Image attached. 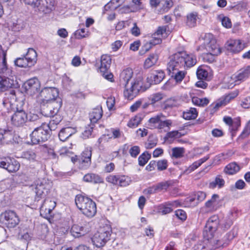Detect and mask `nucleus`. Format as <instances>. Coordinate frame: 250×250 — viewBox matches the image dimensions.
Here are the masks:
<instances>
[{
  "instance_id": "ddd939ff",
  "label": "nucleus",
  "mask_w": 250,
  "mask_h": 250,
  "mask_svg": "<svg viewBox=\"0 0 250 250\" xmlns=\"http://www.w3.org/2000/svg\"><path fill=\"white\" fill-rule=\"evenodd\" d=\"M16 92L14 90H10L5 93V97L2 100V104L4 107L7 108L9 106L15 110L16 107H18Z\"/></svg>"
},
{
  "instance_id": "79ce46f5",
  "label": "nucleus",
  "mask_w": 250,
  "mask_h": 250,
  "mask_svg": "<svg viewBox=\"0 0 250 250\" xmlns=\"http://www.w3.org/2000/svg\"><path fill=\"white\" fill-rule=\"evenodd\" d=\"M197 116V112L195 108H190L189 110L184 111L183 114V118L186 120L195 119Z\"/></svg>"
},
{
  "instance_id": "de8ad7c7",
  "label": "nucleus",
  "mask_w": 250,
  "mask_h": 250,
  "mask_svg": "<svg viewBox=\"0 0 250 250\" xmlns=\"http://www.w3.org/2000/svg\"><path fill=\"white\" fill-rule=\"evenodd\" d=\"M192 102L196 105L204 106L208 104L209 100L206 98L201 99L196 97H193L192 98Z\"/></svg>"
},
{
  "instance_id": "3c124183",
  "label": "nucleus",
  "mask_w": 250,
  "mask_h": 250,
  "mask_svg": "<svg viewBox=\"0 0 250 250\" xmlns=\"http://www.w3.org/2000/svg\"><path fill=\"white\" fill-rule=\"evenodd\" d=\"M142 118L140 116H136L131 119L127 124L128 126L131 128L137 127L142 121Z\"/></svg>"
},
{
  "instance_id": "69168bd1",
  "label": "nucleus",
  "mask_w": 250,
  "mask_h": 250,
  "mask_svg": "<svg viewBox=\"0 0 250 250\" xmlns=\"http://www.w3.org/2000/svg\"><path fill=\"white\" fill-rule=\"evenodd\" d=\"M87 33L88 32L85 31L84 28H82L76 31L75 32V36L76 38L81 39L86 37L87 35Z\"/></svg>"
},
{
  "instance_id": "7c9ffc66",
  "label": "nucleus",
  "mask_w": 250,
  "mask_h": 250,
  "mask_svg": "<svg viewBox=\"0 0 250 250\" xmlns=\"http://www.w3.org/2000/svg\"><path fill=\"white\" fill-rule=\"evenodd\" d=\"M162 40L159 39H152L149 41L146 42L142 47L140 53L141 54H144L148 51L152 46L161 43Z\"/></svg>"
},
{
  "instance_id": "cd10ccee",
  "label": "nucleus",
  "mask_w": 250,
  "mask_h": 250,
  "mask_svg": "<svg viewBox=\"0 0 250 250\" xmlns=\"http://www.w3.org/2000/svg\"><path fill=\"white\" fill-rule=\"evenodd\" d=\"M186 69H175L173 71H168L169 74L171 77L177 82H181L185 77L186 72Z\"/></svg>"
},
{
  "instance_id": "4c0bfd02",
  "label": "nucleus",
  "mask_w": 250,
  "mask_h": 250,
  "mask_svg": "<svg viewBox=\"0 0 250 250\" xmlns=\"http://www.w3.org/2000/svg\"><path fill=\"white\" fill-rule=\"evenodd\" d=\"M158 60V56L156 54H150L146 60L144 62V67L148 69L155 65Z\"/></svg>"
},
{
  "instance_id": "a878e982",
  "label": "nucleus",
  "mask_w": 250,
  "mask_h": 250,
  "mask_svg": "<svg viewBox=\"0 0 250 250\" xmlns=\"http://www.w3.org/2000/svg\"><path fill=\"white\" fill-rule=\"evenodd\" d=\"M96 206L95 202L92 200L87 204L82 212L87 217H91L95 215L96 213Z\"/></svg>"
},
{
  "instance_id": "37998d69",
  "label": "nucleus",
  "mask_w": 250,
  "mask_h": 250,
  "mask_svg": "<svg viewBox=\"0 0 250 250\" xmlns=\"http://www.w3.org/2000/svg\"><path fill=\"white\" fill-rule=\"evenodd\" d=\"M15 64L20 67H30L32 65L30 64L29 62L26 60L24 56L16 59L14 61Z\"/></svg>"
},
{
  "instance_id": "5701e85b",
  "label": "nucleus",
  "mask_w": 250,
  "mask_h": 250,
  "mask_svg": "<svg viewBox=\"0 0 250 250\" xmlns=\"http://www.w3.org/2000/svg\"><path fill=\"white\" fill-rule=\"evenodd\" d=\"M15 81L8 77L0 76V91H4L15 85Z\"/></svg>"
},
{
  "instance_id": "2f4dec72",
  "label": "nucleus",
  "mask_w": 250,
  "mask_h": 250,
  "mask_svg": "<svg viewBox=\"0 0 250 250\" xmlns=\"http://www.w3.org/2000/svg\"><path fill=\"white\" fill-rule=\"evenodd\" d=\"M2 59L0 60V74H5L7 76H10L11 71L9 70L7 65L6 63V53L2 50Z\"/></svg>"
},
{
  "instance_id": "bf43d9fd",
  "label": "nucleus",
  "mask_w": 250,
  "mask_h": 250,
  "mask_svg": "<svg viewBox=\"0 0 250 250\" xmlns=\"http://www.w3.org/2000/svg\"><path fill=\"white\" fill-rule=\"evenodd\" d=\"M163 94L161 93H157L153 94L150 98V101L151 102L150 104H154L156 102L163 99Z\"/></svg>"
},
{
  "instance_id": "680f3d73",
  "label": "nucleus",
  "mask_w": 250,
  "mask_h": 250,
  "mask_svg": "<svg viewBox=\"0 0 250 250\" xmlns=\"http://www.w3.org/2000/svg\"><path fill=\"white\" fill-rule=\"evenodd\" d=\"M195 197L197 201L195 202L192 206H196L199 202L203 201L206 197V194L203 191H198L195 194Z\"/></svg>"
},
{
  "instance_id": "c9c22d12",
  "label": "nucleus",
  "mask_w": 250,
  "mask_h": 250,
  "mask_svg": "<svg viewBox=\"0 0 250 250\" xmlns=\"http://www.w3.org/2000/svg\"><path fill=\"white\" fill-rule=\"evenodd\" d=\"M74 133V129L71 127L62 128L59 133L60 140L62 142L65 141Z\"/></svg>"
},
{
  "instance_id": "6e6552de",
  "label": "nucleus",
  "mask_w": 250,
  "mask_h": 250,
  "mask_svg": "<svg viewBox=\"0 0 250 250\" xmlns=\"http://www.w3.org/2000/svg\"><path fill=\"white\" fill-rule=\"evenodd\" d=\"M219 224V220L218 217L216 215L211 216L207 222L204 229L203 232L204 238H206L208 239H212Z\"/></svg>"
},
{
  "instance_id": "e433bc0d",
  "label": "nucleus",
  "mask_w": 250,
  "mask_h": 250,
  "mask_svg": "<svg viewBox=\"0 0 250 250\" xmlns=\"http://www.w3.org/2000/svg\"><path fill=\"white\" fill-rule=\"evenodd\" d=\"M6 166L5 169L9 172H15L19 169L20 167V164L17 160L10 158Z\"/></svg>"
},
{
  "instance_id": "9b49d317",
  "label": "nucleus",
  "mask_w": 250,
  "mask_h": 250,
  "mask_svg": "<svg viewBox=\"0 0 250 250\" xmlns=\"http://www.w3.org/2000/svg\"><path fill=\"white\" fill-rule=\"evenodd\" d=\"M14 113L11 116V123L16 126H22L26 122L28 116L25 112L18 107H16Z\"/></svg>"
},
{
  "instance_id": "4468645a",
  "label": "nucleus",
  "mask_w": 250,
  "mask_h": 250,
  "mask_svg": "<svg viewBox=\"0 0 250 250\" xmlns=\"http://www.w3.org/2000/svg\"><path fill=\"white\" fill-rule=\"evenodd\" d=\"M92 152L90 149H85L79 156V167L81 169H86L91 165V163Z\"/></svg>"
},
{
  "instance_id": "4d7b16f0",
  "label": "nucleus",
  "mask_w": 250,
  "mask_h": 250,
  "mask_svg": "<svg viewBox=\"0 0 250 250\" xmlns=\"http://www.w3.org/2000/svg\"><path fill=\"white\" fill-rule=\"evenodd\" d=\"M18 238L22 241L27 242L31 238V235L27 231L21 230L18 234Z\"/></svg>"
},
{
  "instance_id": "9d476101",
  "label": "nucleus",
  "mask_w": 250,
  "mask_h": 250,
  "mask_svg": "<svg viewBox=\"0 0 250 250\" xmlns=\"http://www.w3.org/2000/svg\"><path fill=\"white\" fill-rule=\"evenodd\" d=\"M111 63V58L109 55L105 54L101 56L100 71L105 79L111 81L113 75L111 73H108Z\"/></svg>"
},
{
  "instance_id": "58836bf2",
  "label": "nucleus",
  "mask_w": 250,
  "mask_h": 250,
  "mask_svg": "<svg viewBox=\"0 0 250 250\" xmlns=\"http://www.w3.org/2000/svg\"><path fill=\"white\" fill-rule=\"evenodd\" d=\"M179 104L177 99L170 98L166 100L163 104V109L165 110L179 106Z\"/></svg>"
},
{
  "instance_id": "49530a36",
  "label": "nucleus",
  "mask_w": 250,
  "mask_h": 250,
  "mask_svg": "<svg viewBox=\"0 0 250 250\" xmlns=\"http://www.w3.org/2000/svg\"><path fill=\"white\" fill-rule=\"evenodd\" d=\"M125 1V0H111L109 2L105 5L104 8L105 10H107V9H116Z\"/></svg>"
},
{
  "instance_id": "09e8293b",
  "label": "nucleus",
  "mask_w": 250,
  "mask_h": 250,
  "mask_svg": "<svg viewBox=\"0 0 250 250\" xmlns=\"http://www.w3.org/2000/svg\"><path fill=\"white\" fill-rule=\"evenodd\" d=\"M151 155L147 152H145L142 154L138 158L139 165L141 166H145L147 161L150 159Z\"/></svg>"
},
{
  "instance_id": "0eeeda50",
  "label": "nucleus",
  "mask_w": 250,
  "mask_h": 250,
  "mask_svg": "<svg viewBox=\"0 0 250 250\" xmlns=\"http://www.w3.org/2000/svg\"><path fill=\"white\" fill-rule=\"evenodd\" d=\"M165 118L162 114H158L150 118L148 122V126L150 129H163L165 127H169L172 125L170 120H163Z\"/></svg>"
},
{
  "instance_id": "a19ab883",
  "label": "nucleus",
  "mask_w": 250,
  "mask_h": 250,
  "mask_svg": "<svg viewBox=\"0 0 250 250\" xmlns=\"http://www.w3.org/2000/svg\"><path fill=\"white\" fill-rule=\"evenodd\" d=\"M240 169L239 166L235 163H232L228 165L224 169V171L229 174H234Z\"/></svg>"
},
{
  "instance_id": "423d86ee",
  "label": "nucleus",
  "mask_w": 250,
  "mask_h": 250,
  "mask_svg": "<svg viewBox=\"0 0 250 250\" xmlns=\"http://www.w3.org/2000/svg\"><path fill=\"white\" fill-rule=\"evenodd\" d=\"M41 104L44 105L45 104L56 102L59 97V91L57 88L53 87H46L43 88L40 93Z\"/></svg>"
},
{
  "instance_id": "1a4fd4ad",
  "label": "nucleus",
  "mask_w": 250,
  "mask_h": 250,
  "mask_svg": "<svg viewBox=\"0 0 250 250\" xmlns=\"http://www.w3.org/2000/svg\"><path fill=\"white\" fill-rule=\"evenodd\" d=\"M0 220L9 228H14L20 222V219L17 213L11 210L2 212L0 215Z\"/></svg>"
},
{
  "instance_id": "20e7f679",
  "label": "nucleus",
  "mask_w": 250,
  "mask_h": 250,
  "mask_svg": "<svg viewBox=\"0 0 250 250\" xmlns=\"http://www.w3.org/2000/svg\"><path fill=\"white\" fill-rule=\"evenodd\" d=\"M111 235V229L108 226L104 227L94 234L91 238L92 243L96 247H102L110 239Z\"/></svg>"
},
{
  "instance_id": "b1692460",
  "label": "nucleus",
  "mask_w": 250,
  "mask_h": 250,
  "mask_svg": "<svg viewBox=\"0 0 250 250\" xmlns=\"http://www.w3.org/2000/svg\"><path fill=\"white\" fill-rule=\"evenodd\" d=\"M15 81L8 77L0 76V91H4L15 85Z\"/></svg>"
},
{
  "instance_id": "72a5a7b5",
  "label": "nucleus",
  "mask_w": 250,
  "mask_h": 250,
  "mask_svg": "<svg viewBox=\"0 0 250 250\" xmlns=\"http://www.w3.org/2000/svg\"><path fill=\"white\" fill-rule=\"evenodd\" d=\"M24 57L26 58V60H27L32 66H34L36 63L37 61V53L34 49L32 48H29Z\"/></svg>"
},
{
  "instance_id": "dca6fc26",
  "label": "nucleus",
  "mask_w": 250,
  "mask_h": 250,
  "mask_svg": "<svg viewBox=\"0 0 250 250\" xmlns=\"http://www.w3.org/2000/svg\"><path fill=\"white\" fill-rule=\"evenodd\" d=\"M90 231L89 224L83 225H73L71 229L70 232L75 237H80L84 236Z\"/></svg>"
},
{
  "instance_id": "473e14b6",
  "label": "nucleus",
  "mask_w": 250,
  "mask_h": 250,
  "mask_svg": "<svg viewBox=\"0 0 250 250\" xmlns=\"http://www.w3.org/2000/svg\"><path fill=\"white\" fill-rule=\"evenodd\" d=\"M35 192L36 194V200H39V198L44 197L48 192V189L42 183L38 184L35 188Z\"/></svg>"
},
{
  "instance_id": "c03bdc74",
  "label": "nucleus",
  "mask_w": 250,
  "mask_h": 250,
  "mask_svg": "<svg viewBox=\"0 0 250 250\" xmlns=\"http://www.w3.org/2000/svg\"><path fill=\"white\" fill-rule=\"evenodd\" d=\"M219 198L218 194H213L211 198L206 203V207L210 209H214L218 204Z\"/></svg>"
},
{
  "instance_id": "39448f33",
  "label": "nucleus",
  "mask_w": 250,
  "mask_h": 250,
  "mask_svg": "<svg viewBox=\"0 0 250 250\" xmlns=\"http://www.w3.org/2000/svg\"><path fill=\"white\" fill-rule=\"evenodd\" d=\"M143 86L142 80L141 78L135 79L130 84H127L125 87L124 97L129 100L133 99L139 94Z\"/></svg>"
},
{
  "instance_id": "c85d7f7f",
  "label": "nucleus",
  "mask_w": 250,
  "mask_h": 250,
  "mask_svg": "<svg viewBox=\"0 0 250 250\" xmlns=\"http://www.w3.org/2000/svg\"><path fill=\"white\" fill-rule=\"evenodd\" d=\"M83 180L85 182L94 184L103 183L104 182L103 178L99 175L92 173L85 174L83 177Z\"/></svg>"
},
{
  "instance_id": "8fccbe9b",
  "label": "nucleus",
  "mask_w": 250,
  "mask_h": 250,
  "mask_svg": "<svg viewBox=\"0 0 250 250\" xmlns=\"http://www.w3.org/2000/svg\"><path fill=\"white\" fill-rule=\"evenodd\" d=\"M224 180L222 178H221L220 176H217L214 181L210 183L209 187L211 188H214L216 187L221 188L224 185Z\"/></svg>"
},
{
  "instance_id": "0e129e2a",
  "label": "nucleus",
  "mask_w": 250,
  "mask_h": 250,
  "mask_svg": "<svg viewBox=\"0 0 250 250\" xmlns=\"http://www.w3.org/2000/svg\"><path fill=\"white\" fill-rule=\"evenodd\" d=\"M163 7L161 10L163 12H167L168 10L172 6L173 1L172 0H163Z\"/></svg>"
},
{
  "instance_id": "ea45409f",
  "label": "nucleus",
  "mask_w": 250,
  "mask_h": 250,
  "mask_svg": "<svg viewBox=\"0 0 250 250\" xmlns=\"http://www.w3.org/2000/svg\"><path fill=\"white\" fill-rule=\"evenodd\" d=\"M158 143L157 137L154 135H150L148 136L147 141L145 144V146L146 149H151L155 147Z\"/></svg>"
},
{
  "instance_id": "2eb2a0df",
  "label": "nucleus",
  "mask_w": 250,
  "mask_h": 250,
  "mask_svg": "<svg viewBox=\"0 0 250 250\" xmlns=\"http://www.w3.org/2000/svg\"><path fill=\"white\" fill-rule=\"evenodd\" d=\"M47 104L46 109L44 111L45 116L54 117L55 115H57L61 107L62 101L61 99H58V101L56 102L47 103Z\"/></svg>"
},
{
  "instance_id": "f3484780",
  "label": "nucleus",
  "mask_w": 250,
  "mask_h": 250,
  "mask_svg": "<svg viewBox=\"0 0 250 250\" xmlns=\"http://www.w3.org/2000/svg\"><path fill=\"white\" fill-rule=\"evenodd\" d=\"M165 76V73L162 70H153L147 77V81L150 84H157L162 81Z\"/></svg>"
},
{
  "instance_id": "393cba45",
  "label": "nucleus",
  "mask_w": 250,
  "mask_h": 250,
  "mask_svg": "<svg viewBox=\"0 0 250 250\" xmlns=\"http://www.w3.org/2000/svg\"><path fill=\"white\" fill-rule=\"evenodd\" d=\"M91 200V199L87 197L79 194L76 195L75 197V204L77 208L82 212L85 207H86L87 204Z\"/></svg>"
},
{
  "instance_id": "f03ea898",
  "label": "nucleus",
  "mask_w": 250,
  "mask_h": 250,
  "mask_svg": "<svg viewBox=\"0 0 250 250\" xmlns=\"http://www.w3.org/2000/svg\"><path fill=\"white\" fill-rule=\"evenodd\" d=\"M236 235L237 231L233 228L224 237V242L223 243H222L219 240L216 241V243H215V240L214 239H208L205 238V240L194 246V250H214L220 245L222 247H226Z\"/></svg>"
},
{
  "instance_id": "13d9d810",
  "label": "nucleus",
  "mask_w": 250,
  "mask_h": 250,
  "mask_svg": "<svg viewBox=\"0 0 250 250\" xmlns=\"http://www.w3.org/2000/svg\"><path fill=\"white\" fill-rule=\"evenodd\" d=\"M118 182L119 184L118 185L121 187H125L129 185L130 180L127 176L125 175H119Z\"/></svg>"
},
{
  "instance_id": "4be33fe9",
  "label": "nucleus",
  "mask_w": 250,
  "mask_h": 250,
  "mask_svg": "<svg viewBox=\"0 0 250 250\" xmlns=\"http://www.w3.org/2000/svg\"><path fill=\"white\" fill-rule=\"evenodd\" d=\"M250 76V65H248L246 67L241 69L238 73L234 76L235 82H242L246 80Z\"/></svg>"
},
{
  "instance_id": "603ef678",
  "label": "nucleus",
  "mask_w": 250,
  "mask_h": 250,
  "mask_svg": "<svg viewBox=\"0 0 250 250\" xmlns=\"http://www.w3.org/2000/svg\"><path fill=\"white\" fill-rule=\"evenodd\" d=\"M167 30V26H160L158 28L157 31L152 35V39H159L162 40L161 37L163 34L166 32Z\"/></svg>"
},
{
  "instance_id": "7ed1b4c3",
  "label": "nucleus",
  "mask_w": 250,
  "mask_h": 250,
  "mask_svg": "<svg viewBox=\"0 0 250 250\" xmlns=\"http://www.w3.org/2000/svg\"><path fill=\"white\" fill-rule=\"evenodd\" d=\"M50 136L47 124L42 125L34 129L30 134L31 141L33 144H38L47 141Z\"/></svg>"
},
{
  "instance_id": "338daca9",
  "label": "nucleus",
  "mask_w": 250,
  "mask_h": 250,
  "mask_svg": "<svg viewBox=\"0 0 250 250\" xmlns=\"http://www.w3.org/2000/svg\"><path fill=\"white\" fill-rule=\"evenodd\" d=\"M119 175H110L106 178V180L108 183H111L115 185H118L119 184Z\"/></svg>"
},
{
  "instance_id": "aec40b11",
  "label": "nucleus",
  "mask_w": 250,
  "mask_h": 250,
  "mask_svg": "<svg viewBox=\"0 0 250 250\" xmlns=\"http://www.w3.org/2000/svg\"><path fill=\"white\" fill-rule=\"evenodd\" d=\"M40 0V4L36 7L39 11L44 14L49 13L54 9V2L53 0Z\"/></svg>"
},
{
  "instance_id": "bb28decb",
  "label": "nucleus",
  "mask_w": 250,
  "mask_h": 250,
  "mask_svg": "<svg viewBox=\"0 0 250 250\" xmlns=\"http://www.w3.org/2000/svg\"><path fill=\"white\" fill-rule=\"evenodd\" d=\"M55 202L49 199H45L40 208L41 214L42 215L43 212H44L46 214H47L46 212L48 214H50L55 208Z\"/></svg>"
},
{
  "instance_id": "052dcab7",
  "label": "nucleus",
  "mask_w": 250,
  "mask_h": 250,
  "mask_svg": "<svg viewBox=\"0 0 250 250\" xmlns=\"http://www.w3.org/2000/svg\"><path fill=\"white\" fill-rule=\"evenodd\" d=\"M167 161L166 159L161 160L157 162V169L159 171H163L167 167Z\"/></svg>"
},
{
  "instance_id": "f8f14e48",
  "label": "nucleus",
  "mask_w": 250,
  "mask_h": 250,
  "mask_svg": "<svg viewBox=\"0 0 250 250\" xmlns=\"http://www.w3.org/2000/svg\"><path fill=\"white\" fill-rule=\"evenodd\" d=\"M206 38L205 48L208 52L213 55H219L221 53V49L217 44L216 41L213 38L211 34H208Z\"/></svg>"
},
{
  "instance_id": "774afa93",
  "label": "nucleus",
  "mask_w": 250,
  "mask_h": 250,
  "mask_svg": "<svg viewBox=\"0 0 250 250\" xmlns=\"http://www.w3.org/2000/svg\"><path fill=\"white\" fill-rule=\"evenodd\" d=\"M250 134V120L247 124L245 129L240 135L241 138H244L248 136Z\"/></svg>"
},
{
  "instance_id": "6e6d98bb",
  "label": "nucleus",
  "mask_w": 250,
  "mask_h": 250,
  "mask_svg": "<svg viewBox=\"0 0 250 250\" xmlns=\"http://www.w3.org/2000/svg\"><path fill=\"white\" fill-rule=\"evenodd\" d=\"M196 75L199 80H206L208 76V72L205 69L199 67L197 70Z\"/></svg>"
},
{
  "instance_id": "f704fd0d",
  "label": "nucleus",
  "mask_w": 250,
  "mask_h": 250,
  "mask_svg": "<svg viewBox=\"0 0 250 250\" xmlns=\"http://www.w3.org/2000/svg\"><path fill=\"white\" fill-rule=\"evenodd\" d=\"M233 219V214L232 213L224 217L220 224L221 229L223 230L229 229L232 225Z\"/></svg>"
},
{
  "instance_id": "412c9836",
  "label": "nucleus",
  "mask_w": 250,
  "mask_h": 250,
  "mask_svg": "<svg viewBox=\"0 0 250 250\" xmlns=\"http://www.w3.org/2000/svg\"><path fill=\"white\" fill-rule=\"evenodd\" d=\"M133 76V71L130 68H126L124 70L120 75V83L121 85L126 86L129 83Z\"/></svg>"
},
{
  "instance_id": "e2e57ef3",
  "label": "nucleus",
  "mask_w": 250,
  "mask_h": 250,
  "mask_svg": "<svg viewBox=\"0 0 250 250\" xmlns=\"http://www.w3.org/2000/svg\"><path fill=\"white\" fill-rule=\"evenodd\" d=\"M170 185L171 183L170 182L166 181L158 183L156 186L158 192H159L163 190H166Z\"/></svg>"
},
{
  "instance_id": "a18cd8bd",
  "label": "nucleus",
  "mask_w": 250,
  "mask_h": 250,
  "mask_svg": "<svg viewBox=\"0 0 250 250\" xmlns=\"http://www.w3.org/2000/svg\"><path fill=\"white\" fill-rule=\"evenodd\" d=\"M197 14L191 13L187 15V24L189 27H194L196 24Z\"/></svg>"
},
{
  "instance_id": "864d4df0",
  "label": "nucleus",
  "mask_w": 250,
  "mask_h": 250,
  "mask_svg": "<svg viewBox=\"0 0 250 250\" xmlns=\"http://www.w3.org/2000/svg\"><path fill=\"white\" fill-rule=\"evenodd\" d=\"M172 156L175 158H181L185 153V149L183 147H174L172 149Z\"/></svg>"
},
{
  "instance_id": "6ab92c4d",
  "label": "nucleus",
  "mask_w": 250,
  "mask_h": 250,
  "mask_svg": "<svg viewBox=\"0 0 250 250\" xmlns=\"http://www.w3.org/2000/svg\"><path fill=\"white\" fill-rule=\"evenodd\" d=\"M24 89L27 94L32 95L36 93L40 87V83L36 78L28 80L24 84Z\"/></svg>"
},
{
  "instance_id": "f257e3e1",
  "label": "nucleus",
  "mask_w": 250,
  "mask_h": 250,
  "mask_svg": "<svg viewBox=\"0 0 250 250\" xmlns=\"http://www.w3.org/2000/svg\"><path fill=\"white\" fill-rule=\"evenodd\" d=\"M196 56L193 54H188L185 52H178L171 56L167 63L168 71L175 69H187L194 66L196 63Z\"/></svg>"
},
{
  "instance_id": "c756f323",
  "label": "nucleus",
  "mask_w": 250,
  "mask_h": 250,
  "mask_svg": "<svg viewBox=\"0 0 250 250\" xmlns=\"http://www.w3.org/2000/svg\"><path fill=\"white\" fill-rule=\"evenodd\" d=\"M103 110L101 106L94 108L89 113V119L91 123H95L102 117Z\"/></svg>"
},
{
  "instance_id": "5fc2aeb1",
  "label": "nucleus",
  "mask_w": 250,
  "mask_h": 250,
  "mask_svg": "<svg viewBox=\"0 0 250 250\" xmlns=\"http://www.w3.org/2000/svg\"><path fill=\"white\" fill-rule=\"evenodd\" d=\"M60 121V118L58 119L57 117H56L55 119L51 120L49 123L47 124V126H48V131H49L50 133L52 130H55L57 128V126Z\"/></svg>"
},
{
  "instance_id": "a211bd4d",
  "label": "nucleus",
  "mask_w": 250,
  "mask_h": 250,
  "mask_svg": "<svg viewBox=\"0 0 250 250\" xmlns=\"http://www.w3.org/2000/svg\"><path fill=\"white\" fill-rule=\"evenodd\" d=\"M226 45L228 50L234 53L240 52L245 47L240 40H231L227 42Z\"/></svg>"
}]
</instances>
